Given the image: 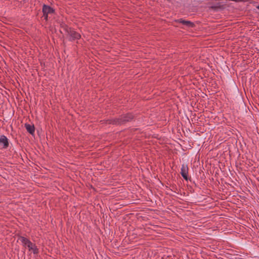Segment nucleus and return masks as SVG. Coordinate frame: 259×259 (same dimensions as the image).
I'll use <instances>...</instances> for the list:
<instances>
[{
    "label": "nucleus",
    "instance_id": "7",
    "mask_svg": "<svg viewBox=\"0 0 259 259\" xmlns=\"http://www.w3.org/2000/svg\"><path fill=\"white\" fill-rule=\"evenodd\" d=\"M180 22L181 23H182V24H183L184 25H187V26H188L189 27H193V25H194L193 24L192 22H191L190 21L180 20Z\"/></svg>",
    "mask_w": 259,
    "mask_h": 259
},
{
    "label": "nucleus",
    "instance_id": "1",
    "mask_svg": "<svg viewBox=\"0 0 259 259\" xmlns=\"http://www.w3.org/2000/svg\"><path fill=\"white\" fill-rule=\"evenodd\" d=\"M20 240L24 246L27 247L29 250L32 251L34 254L38 253V250L36 245L30 242L28 239L22 237L20 238Z\"/></svg>",
    "mask_w": 259,
    "mask_h": 259
},
{
    "label": "nucleus",
    "instance_id": "8",
    "mask_svg": "<svg viewBox=\"0 0 259 259\" xmlns=\"http://www.w3.org/2000/svg\"><path fill=\"white\" fill-rule=\"evenodd\" d=\"M132 118L130 116L129 118H126L125 119H124V121H129L131 119H132Z\"/></svg>",
    "mask_w": 259,
    "mask_h": 259
},
{
    "label": "nucleus",
    "instance_id": "9",
    "mask_svg": "<svg viewBox=\"0 0 259 259\" xmlns=\"http://www.w3.org/2000/svg\"><path fill=\"white\" fill-rule=\"evenodd\" d=\"M257 9L259 10V6L257 7Z\"/></svg>",
    "mask_w": 259,
    "mask_h": 259
},
{
    "label": "nucleus",
    "instance_id": "5",
    "mask_svg": "<svg viewBox=\"0 0 259 259\" xmlns=\"http://www.w3.org/2000/svg\"><path fill=\"white\" fill-rule=\"evenodd\" d=\"M68 34L70 38L73 40L79 39L80 37V35L79 33L72 29H70Z\"/></svg>",
    "mask_w": 259,
    "mask_h": 259
},
{
    "label": "nucleus",
    "instance_id": "2",
    "mask_svg": "<svg viewBox=\"0 0 259 259\" xmlns=\"http://www.w3.org/2000/svg\"><path fill=\"white\" fill-rule=\"evenodd\" d=\"M42 12L44 13V16L45 17V19L47 20L48 14L53 13L54 10L50 7L45 5L43 6Z\"/></svg>",
    "mask_w": 259,
    "mask_h": 259
},
{
    "label": "nucleus",
    "instance_id": "4",
    "mask_svg": "<svg viewBox=\"0 0 259 259\" xmlns=\"http://www.w3.org/2000/svg\"><path fill=\"white\" fill-rule=\"evenodd\" d=\"M181 174L182 177L185 179L187 180V174L188 171V167L186 164H183L181 167Z\"/></svg>",
    "mask_w": 259,
    "mask_h": 259
},
{
    "label": "nucleus",
    "instance_id": "3",
    "mask_svg": "<svg viewBox=\"0 0 259 259\" xmlns=\"http://www.w3.org/2000/svg\"><path fill=\"white\" fill-rule=\"evenodd\" d=\"M8 139L5 136H0V146L3 148H7L8 147Z\"/></svg>",
    "mask_w": 259,
    "mask_h": 259
},
{
    "label": "nucleus",
    "instance_id": "6",
    "mask_svg": "<svg viewBox=\"0 0 259 259\" xmlns=\"http://www.w3.org/2000/svg\"><path fill=\"white\" fill-rule=\"evenodd\" d=\"M25 127L27 131L30 134H33L34 132V127L29 124H25Z\"/></svg>",
    "mask_w": 259,
    "mask_h": 259
}]
</instances>
